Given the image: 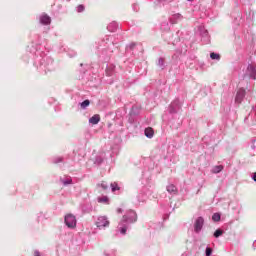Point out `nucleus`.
<instances>
[{
    "mask_svg": "<svg viewBox=\"0 0 256 256\" xmlns=\"http://www.w3.org/2000/svg\"><path fill=\"white\" fill-rule=\"evenodd\" d=\"M204 37H207V41H209V32L207 30L203 33Z\"/></svg>",
    "mask_w": 256,
    "mask_h": 256,
    "instance_id": "nucleus-29",
    "label": "nucleus"
},
{
    "mask_svg": "<svg viewBox=\"0 0 256 256\" xmlns=\"http://www.w3.org/2000/svg\"><path fill=\"white\" fill-rule=\"evenodd\" d=\"M63 161V158L58 157L54 160V163H61Z\"/></svg>",
    "mask_w": 256,
    "mask_h": 256,
    "instance_id": "nucleus-28",
    "label": "nucleus"
},
{
    "mask_svg": "<svg viewBox=\"0 0 256 256\" xmlns=\"http://www.w3.org/2000/svg\"><path fill=\"white\" fill-rule=\"evenodd\" d=\"M34 256H41V253H39V251H35Z\"/></svg>",
    "mask_w": 256,
    "mask_h": 256,
    "instance_id": "nucleus-31",
    "label": "nucleus"
},
{
    "mask_svg": "<svg viewBox=\"0 0 256 256\" xmlns=\"http://www.w3.org/2000/svg\"><path fill=\"white\" fill-rule=\"evenodd\" d=\"M40 23L42 25H50L51 24V17H49V15L44 14L42 16H40Z\"/></svg>",
    "mask_w": 256,
    "mask_h": 256,
    "instance_id": "nucleus-9",
    "label": "nucleus"
},
{
    "mask_svg": "<svg viewBox=\"0 0 256 256\" xmlns=\"http://www.w3.org/2000/svg\"><path fill=\"white\" fill-rule=\"evenodd\" d=\"M109 225H110V222L107 216H100L97 218L96 227H98V229L109 227Z\"/></svg>",
    "mask_w": 256,
    "mask_h": 256,
    "instance_id": "nucleus-3",
    "label": "nucleus"
},
{
    "mask_svg": "<svg viewBox=\"0 0 256 256\" xmlns=\"http://www.w3.org/2000/svg\"><path fill=\"white\" fill-rule=\"evenodd\" d=\"M60 181L61 183H63V185H71V183H73V179L71 178V176L60 178Z\"/></svg>",
    "mask_w": 256,
    "mask_h": 256,
    "instance_id": "nucleus-15",
    "label": "nucleus"
},
{
    "mask_svg": "<svg viewBox=\"0 0 256 256\" xmlns=\"http://www.w3.org/2000/svg\"><path fill=\"white\" fill-rule=\"evenodd\" d=\"M158 65H159V67H163L165 65V59L164 58H159Z\"/></svg>",
    "mask_w": 256,
    "mask_h": 256,
    "instance_id": "nucleus-25",
    "label": "nucleus"
},
{
    "mask_svg": "<svg viewBox=\"0 0 256 256\" xmlns=\"http://www.w3.org/2000/svg\"><path fill=\"white\" fill-rule=\"evenodd\" d=\"M117 213H123V209L118 208V209H117Z\"/></svg>",
    "mask_w": 256,
    "mask_h": 256,
    "instance_id": "nucleus-33",
    "label": "nucleus"
},
{
    "mask_svg": "<svg viewBox=\"0 0 256 256\" xmlns=\"http://www.w3.org/2000/svg\"><path fill=\"white\" fill-rule=\"evenodd\" d=\"M134 9H137V5H134Z\"/></svg>",
    "mask_w": 256,
    "mask_h": 256,
    "instance_id": "nucleus-35",
    "label": "nucleus"
},
{
    "mask_svg": "<svg viewBox=\"0 0 256 256\" xmlns=\"http://www.w3.org/2000/svg\"><path fill=\"white\" fill-rule=\"evenodd\" d=\"M223 169H224L223 165L214 166L211 170V173H214V174L221 173Z\"/></svg>",
    "mask_w": 256,
    "mask_h": 256,
    "instance_id": "nucleus-17",
    "label": "nucleus"
},
{
    "mask_svg": "<svg viewBox=\"0 0 256 256\" xmlns=\"http://www.w3.org/2000/svg\"><path fill=\"white\" fill-rule=\"evenodd\" d=\"M99 121H101V116H99V114H96L89 119V123L92 125H97Z\"/></svg>",
    "mask_w": 256,
    "mask_h": 256,
    "instance_id": "nucleus-12",
    "label": "nucleus"
},
{
    "mask_svg": "<svg viewBox=\"0 0 256 256\" xmlns=\"http://www.w3.org/2000/svg\"><path fill=\"white\" fill-rule=\"evenodd\" d=\"M212 221H215V222L221 221V214H219V213H214V214L212 215Z\"/></svg>",
    "mask_w": 256,
    "mask_h": 256,
    "instance_id": "nucleus-20",
    "label": "nucleus"
},
{
    "mask_svg": "<svg viewBox=\"0 0 256 256\" xmlns=\"http://www.w3.org/2000/svg\"><path fill=\"white\" fill-rule=\"evenodd\" d=\"M221 235H223V230L222 229H217L215 232H214V237L217 239L219 237H221Z\"/></svg>",
    "mask_w": 256,
    "mask_h": 256,
    "instance_id": "nucleus-21",
    "label": "nucleus"
},
{
    "mask_svg": "<svg viewBox=\"0 0 256 256\" xmlns=\"http://www.w3.org/2000/svg\"><path fill=\"white\" fill-rule=\"evenodd\" d=\"M159 1V3H165V2H167V0H158Z\"/></svg>",
    "mask_w": 256,
    "mask_h": 256,
    "instance_id": "nucleus-34",
    "label": "nucleus"
},
{
    "mask_svg": "<svg viewBox=\"0 0 256 256\" xmlns=\"http://www.w3.org/2000/svg\"><path fill=\"white\" fill-rule=\"evenodd\" d=\"M100 187H102V189H103L104 191H107V189H109V186H108L107 183H105V182H102V183L100 184Z\"/></svg>",
    "mask_w": 256,
    "mask_h": 256,
    "instance_id": "nucleus-26",
    "label": "nucleus"
},
{
    "mask_svg": "<svg viewBox=\"0 0 256 256\" xmlns=\"http://www.w3.org/2000/svg\"><path fill=\"white\" fill-rule=\"evenodd\" d=\"M252 179H253V181L256 182V172L252 175Z\"/></svg>",
    "mask_w": 256,
    "mask_h": 256,
    "instance_id": "nucleus-32",
    "label": "nucleus"
},
{
    "mask_svg": "<svg viewBox=\"0 0 256 256\" xmlns=\"http://www.w3.org/2000/svg\"><path fill=\"white\" fill-rule=\"evenodd\" d=\"M137 222V212L133 210H128L123 216L122 220L118 225V229L122 235L127 233V223H136Z\"/></svg>",
    "mask_w": 256,
    "mask_h": 256,
    "instance_id": "nucleus-1",
    "label": "nucleus"
},
{
    "mask_svg": "<svg viewBox=\"0 0 256 256\" xmlns=\"http://www.w3.org/2000/svg\"><path fill=\"white\" fill-rule=\"evenodd\" d=\"M98 203H103L104 205H109V197L107 196H99L97 198Z\"/></svg>",
    "mask_w": 256,
    "mask_h": 256,
    "instance_id": "nucleus-16",
    "label": "nucleus"
},
{
    "mask_svg": "<svg viewBox=\"0 0 256 256\" xmlns=\"http://www.w3.org/2000/svg\"><path fill=\"white\" fill-rule=\"evenodd\" d=\"M212 253H213V248L207 247V248H206V256H211Z\"/></svg>",
    "mask_w": 256,
    "mask_h": 256,
    "instance_id": "nucleus-24",
    "label": "nucleus"
},
{
    "mask_svg": "<svg viewBox=\"0 0 256 256\" xmlns=\"http://www.w3.org/2000/svg\"><path fill=\"white\" fill-rule=\"evenodd\" d=\"M64 221L69 229H75V227H77V218L73 214H67Z\"/></svg>",
    "mask_w": 256,
    "mask_h": 256,
    "instance_id": "nucleus-2",
    "label": "nucleus"
},
{
    "mask_svg": "<svg viewBox=\"0 0 256 256\" xmlns=\"http://www.w3.org/2000/svg\"><path fill=\"white\" fill-rule=\"evenodd\" d=\"M210 58L213 59V60H215V61H219V60L221 59V55H219V54H217V53H215V52H212V53L210 54Z\"/></svg>",
    "mask_w": 256,
    "mask_h": 256,
    "instance_id": "nucleus-19",
    "label": "nucleus"
},
{
    "mask_svg": "<svg viewBox=\"0 0 256 256\" xmlns=\"http://www.w3.org/2000/svg\"><path fill=\"white\" fill-rule=\"evenodd\" d=\"M144 133H145V136L148 137V139H152V137L155 135V132L151 127L146 128Z\"/></svg>",
    "mask_w": 256,
    "mask_h": 256,
    "instance_id": "nucleus-14",
    "label": "nucleus"
},
{
    "mask_svg": "<svg viewBox=\"0 0 256 256\" xmlns=\"http://www.w3.org/2000/svg\"><path fill=\"white\" fill-rule=\"evenodd\" d=\"M90 104L91 102L89 100H84L80 105L82 109H87V106Z\"/></svg>",
    "mask_w": 256,
    "mask_h": 256,
    "instance_id": "nucleus-22",
    "label": "nucleus"
},
{
    "mask_svg": "<svg viewBox=\"0 0 256 256\" xmlns=\"http://www.w3.org/2000/svg\"><path fill=\"white\" fill-rule=\"evenodd\" d=\"M137 44L135 43V42H133V43H131L130 45H129V48L131 49V50H133V49H135V46H136Z\"/></svg>",
    "mask_w": 256,
    "mask_h": 256,
    "instance_id": "nucleus-30",
    "label": "nucleus"
},
{
    "mask_svg": "<svg viewBox=\"0 0 256 256\" xmlns=\"http://www.w3.org/2000/svg\"><path fill=\"white\" fill-rule=\"evenodd\" d=\"M110 187L112 189V193H115V191H119L121 189V187H119V184H117V182L111 183Z\"/></svg>",
    "mask_w": 256,
    "mask_h": 256,
    "instance_id": "nucleus-18",
    "label": "nucleus"
},
{
    "mask_svg": "<svg viewBox=\"0 0 256 256\" xmlns=\"http://www.w3.org/2000/svg\"><path fill=\"white\" fill-rule=\"evenodd\" d=\"M245 95H246L245 89L239 88L236 93L235 103H237L238 105H241V103H243V99H245Z\"/></svg>",
    "mask_w": 256,
    "mask_h": 256,
    "instance_id": "nucleus-4",
    "label": "nucleus"
},
{
    "mask_svg": "<svg viewBox=\"0 0 256 256\" xmlns=\"http://www.w3.org/2000/svg\"><path fill=\"white\" fill-rule=\"evenodd\" d=\"M205 223V220L203 217H198L194 224V231L195 233H199L203 229V225Z\"/></svg>",
    "mask_w": 256,
    "mask_h": 256,
    "instance_id": "nucleus-5",
    "label": "nucleus"
},
{
    "mask_svg": "<svg viewBox=\"0 0 256 256\" xmlns=\"http://www.w3.org/2000/svg\"><path fill=\"white\" fill-rule=\"evenodd\" d=\"M163 27H166V29H169V23H167V22L162 23L161 29H165Z\"/></svg>",
    "mask_w": 256,
    "mask_h": 256,
    "instance_id": "nucleus-27",
    "label": "nucleus"
},
{
    "mask_svg": "<svg viewBox=\"0 0 256 256\" xmlns=\"http://www.w3.org/2000/svg\"><path fill=\"white\" fill-rule=\"evenodd\" d=\"M188 1H193V0H188Z\"/></svg>",
    "mask_w": 256,
    "mask_h": 256,
    "instance_id": "nucleus-36",
    "label": "nucleus"
},
{
    "mask_svg": "<svg viewBox=\"0 0 256 256\" xmlns=\"http://www.w3.org/2000/svg\"><path fill=\"white\" fill-rule=\"evenodd\" d=\"M181 107V102H179V99L174 100L170 104V113H177V110L180 109Z\"/></svg>",
    "mask_w": 256,
    "mask_h": 256,
    "instance_id": "nucleus-7",
    "label": "nucleus"
},
{
    "mask_svg": "<svg viewBox=\"0 0 256 256\" xmlns=\"http://www.w3.org/2000/svg\"><path fill=\"white\" fill-rule=\"evenodd\" d=\"M85 11V6L83 4L78 5L77 13H83Z\"/></svg>",
    "mask_w": 256,
    "mask_h": 256,
    "instance_id": "nucleus-23",
    "label": "nucleus"
},
{
    "mask_svg": "<svg viewBox=\"0 0 256 256\" xmlns=\"http://www.w3.org/2000/svg\"><path fill=\"white\" fill-rule=\"evenodd\" d=\"M106 75L107 77H113V75H115V65L110 64L107 66Z\"/></svg>",
    "mask_w": 256,
    "mask_h": 256,
    "instance_id": "nucleus-10",
    "label": "nucleus"
},
{
    "mask_svg": "<svg viewBox=\"0 0 256 256\" xmlns=\"http://www.w3.org/2000/svg\"><path fill=\"white\" fill-rule=\"evenodd\" d=\"M119 27V24H117V22H112L107 26L108 31H110L111 33H115V31H117Z\"/></svg>",
    "mask_w": 256,
    "mask_h": 256,
    "instance_id": "nucleus-11",
    "label": "nucleus"
},
{
    "mask_svg": "<svg viewBox=\"0 0 256 256\" xmlns=\"http://www.w3.org/2000/svg\"><path fill=\"white\" fill-rule=\"evenodd\" d=\"M246 73L249 75L250 79H256V66L255 64H249Z\"/></svg>",
    "mask_w": 256,
    "mask_h": 256,
    "instance_id": "nucleus-6",
    "label": "nucleus"
},
{
    "mask_svg": "<svg viewBox=\"0 0 256 256\" xmlns=\"http://www.w3.org/2000/svg\"><path fill=\"white\" fill-rule=\"evenodd\" d=\"M166 189H167L168 193H170L172 195H177V186H175L174 184L168 185Z\"/></svg>",
    "mask_w": 256,
    "mask_h": 256,
    "instance_id": "nucleus-13",
    "label": "nucleus"
},
{
    "mask_svg": "<svg viewBox=\"0 0 256 256\" xmlns=\"http://www.w3.org/2000/svg\"><path fill=\"white\" fill-rule=\"evenodd\" d=\"M181 19H183V16L179 13L177 14H174L172 15L170 18H169V22L172 24V25H175L177 23H179V21H181Z\"/></svg>",
    "mask_w": 256,
    "mask_h": 256,
    "instance_id": "nucleus-8",
    "label": "nucleus"
}]
</instances>
